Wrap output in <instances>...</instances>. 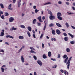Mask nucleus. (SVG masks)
I'll use <instances>...</instances> for the list:
<instances>
[{
  "label": "nucleus",
  "instance_id": "f257e3e1",
  "mask_svg": "<svg viewBox=\"0 0 75 75\" xmlns=\"http://www.w3.org/2000/svg\"><path fill=\"white\" fill-rule=\"evenodd\" d=\"M72 57H71L68 60V62H67L66 64V65H67V68L68 69H69V66H70V61L71 60V59H72Z\"/></svg>",
  "mask_w": 75,
  "mask_h": 75
},
{
  "label": "nucleus",
  "instance_id": "f03ea898",
  "mask_svg": "<svg viewBox=\"0 0 75 75\" xmlns=\"http://www.w3.org/2000/svg\"><path fill=\"white\" fill-rule=\"evenodd\" d=\"M14 20V19L13 18V17H10L9 18V22H10V23H11V22H13Z\"/></svg>",
  "mask_w": 75,
  "mask_h": 75
},
{
  "label": "nucleus",
  "instance_id": "7ed1b4c3",
  "mask_svg": "<svg viewBox=\"0 0 75 75\" xmlns=\"http://www.w3.org/2000/svg\"><path fill=\"white\" fill-rule=\"evenodd\" d=\"M50 20H54V19H55V16L50 15Z\"/></svg>",
  "mask_w": 75,
  "mask_h": 75
},
{
  "label": "nucleus",
  "instance_id": "20e7f679",
  "mask_svg": "<svg viewBox=\"0 0 75 75\" xmlns=\"http://www.w3.org/2000/svg\"><path fill=\"white\" fill-rule=\"evenodd\" d=\"M41 16H39L38 17V19L39 20V21L40 22V23H41V22H42V21L41 20Z\"/></svg>",
  "mask_w": 75,
  "mask_h": 75
},
{
  "label": "nucleus",
  "instance_id": "39448f33",
  "mask_svg": "<svg viewBox=\"0 0 75 75\" xmlns=\"http://www.w3.org/2000/svg\"><path fill=\"white\" fill-rule=\"evenodd\" d=\"M56 32L59 35L61 34V31L57 29L56 30Z\"/></svg>",
  "mask_w": 75,
  "mask_h": 75
},
{
  "label": "nucleus",
  "instance_id": "423d86ee",
  "mask_svg": "<svg viewBox=\"0 0 75 75\" xmlns=\"http://www.w3.org/2000/svg\"><path fill=\"white\" fill-rule=\"evenodd\" d=\"M37 62L41 66L42 65V62L40 61V60H38L37 61Z\"/></svg>",
  "mask_w": 75,
  "mask_h": 75
},
{
  "label": "nucleus",
  "instance_id": "0eeeda50",
  "mask_svg": "<svg viewBox=\"0 0 75 75\" xmlns=\"http://www.w3.org/2000/svg\"><path fill=\"white\" fill-rule=\"evenodd\" d=\"M6 38H8L9 37V38H12V39H13L14 38V37H13V36H11L10 35H7L6 36Z\"/></svg>",
  "mask_w": 75,
  "mask_h": 75
},
{
  "label": "nucleus",
  "instance_id": "6e6552de",
  "mask_svg": "<svg viewBox=\"0 0 75 75\" xmlns=\"http://www.w3.org/2000/svg\"><path fill=\"white\" fill-rule=\"evenodd\" d=\"M20 2H21V0H18V7H20V6L21 5V4L20 3Z\"/></svg>",
  "mask_w": 75,
  "mask_h": 75
},
{
  "label": "nucleus",
  "instance_id": "1a4fd4ad",
  "mask_svg": "<svg viewBox=\"0 0 75 75\" xmlns=\"http://www.w3.org/2000/svg\"><path fill=\"white\" fill-rule=\"evenodd\" d=\"M11 4L8 7V10H13V8H11Z\"/></svg>",
  "mask_w": 75,
  "mask_h": 75
},
{
  "label": "nucleus",
  "instance_id": "9d476101",
  "mask_svg": "<svg viewBox=\"0 0 75 75\" xmlns=\"http://www.w3.org/2000/svg\"><path fill=\"white\" fill-rule=\"evenodd\" d=\"M21 60L22 62H24V58H23V56H22L21 57Z\"/></svg>",
  "mask_w": 75,
  "mask_h": 75
},
{
  "label": "nucleus",
  "instance_id": "9b49d317",
  "mask_svg": "<svg viewBox=\"0 0 75 75\" xmlns=\"http://www.w3.org/2000/svg\"><path fill=\"white\" fill-rule=\"evenodd\" d=\"M47 11H48V14H49L50 15H52V13L51 11L49 10L48 9H47Z\"/></svg>",
  "mask_w": 75,
  "mask_h": 75
},
{
  "label": "nucleus",
  "instance_id": "f8f14e48",
  "mask_svg": "<svg viewBox=\"0 0 75 75\" xmlns=\"http://www.w3.org/2000/svg\"><path fill=\"white\" fill-rule=\"evenodd\" d=\"M17 29V28H14V27H13L11 28V30H16Z\"/></svg>",
  "mask_w": 75,
  "mask_h": 75
},
{
  "label": "nucleus",
  "instance_id": "ddd939ff",
  "mask_svg": "<svg viewBox=\"0 0 75 75\" xmlns=\"http://www.w3.org/2000/svg\"><path fill=\"white\" fill-rule=\"evenodd\" d=\"M19 38L20 40H23L24 39V37L23 36H20L19 37Z\"/></svg>",
  "mask_w": 75,
  "mask_h": 75
},
{
  "label": "nucleus",
  "instance_id": "4468645a",
  "mask_svg": "<svg viewBox=\"0 0 75 75\" xmlns=\"http://www.w3.org/2000/svg\"><path fill=\"white\" fill-rule=\"evenodd\" d=\"M48 56L49 57H51V52H48Z\"/></svg>",
  "mask_w": 75,
  "mask_h": 75
},
{
  "label": "nucleus",
  "instance_id": "2eb2a0df",
  "mask_svg": "<svg viewBox=\"0 0 75 75\" xmlns=\"http://www.w3.org/2000/svg\"><path fill=\"white\" fill-rule=\"evenodd\" d=\"M56 25H57L58 27H62V25L59 23H56Z\"/></svg>",
  "mask_w": 75,
  "mask_h": 75
},
{
  "label": "nucleus",
  "instance_id": "dca6fc26",
  "mask_svg": "<svg viewBox=\"0 0 75 75\" xmlns=\"http://www.w3.org/2000/svg\"><path fill=\"white\" fill-rule=\"evenodd\" d=\"M57 15L58 17V16H62V15L61 14V13L58 12L57 13Z\"/></svg>",
  "mask_w": 75,
  "mask_h": 75
},
{
  "label": "nucleus",
  "instance_id": "f3484780",
  "mask_svg": "<svg viewBox=\"0 0 75 75\" xmlns=\"http://www.w3.org/2000/svg\"><path fill=\"white\" fill-rule=\"evenodd\" d=\"M28 29L29 31H31V28L30 26L28 27Z\"/></svg>",
  "mask_w": 75,
  "mask_h": 75
},
{
  "label": "nucleus",
  "instance_id": "a211bd4d",
  "mask_svg": "<svg viewBox=\"0 0 75 75\" xmlns=\"http://www.w3.org/2000/svg\"><path fill=\"white\" fill-rule=\"evenodd\" d=\"M68 34L70 37H71L72 38H73L74 37V36L73 35H71V34L70 33H69Z\"/></svg>",
  "mask_w": 75,
  "mask_h": 75
},
{
  "label": "nucleus",
  "instance_id": "6ab92c4d",
  "mask_svg": "<svg viewBox=\"0 0 75 75\" xmlns=\"http://www.w3.org/2000/svg\"><path fill=\"white\" fill-rule=\"evenodd\" d=\"M52 33L53 35H55V30H53L52 31Z\"/></svg>",
  "mask_w": 75,
  "mask_h": 75
},
{
  "label": "nucleus",
  "instance_id": "aec40b11",
  "mask_svg": "<svg viewBox=\"0 0 75 75\" xmlns=\"http://www.w3.org/2000/svg\"><path fill=\"white\" fill-rule=\"evenodd\" d=\"M33 24H35L36 23V19H34L33 20Z\"/></svg>",
  "mask_w": 75,
  "mask_h": 75
},
{
  "label": "nucleus",
  "instance_id": "412c9836",
  "mask_svg": "<svg viewBox=\"0 0 75 75\" xmlns=\"http://www.w3.org/2000/svg\"><path fill=\"white\" fill-rule=\"evenodd\" d=\"M68 38L67 37H66L64 38V40L66 41H67L68 40Z\"/></svg>",
  "mask_w": 75,
  "mask_h": 75
},
{
  "label": "nucleus",
  "instance_id": "4be33fe9",
  "mask_svg": "<svg viewBox=\"0 0 75 75\" xmlns=\"http://www.w3.org/2000/svg\"><path fill=\"white\" fill-rule=\"evenodd\" d=\"M68 57H67L66 58V59H65L64 60L65 63H66V62H67V61H68Z\"/></svg>",
  "mask_w": 75,
  "mask_h": 75
},
{
  "label": "nucleus",
  "instance_id": "5701e85b",
  "mask_svg": "<svg viewBox=\"0 0 75 75\" xmlns=\"http://www.w3.org/2000/svg\"><path fill=\"white\" fill-rule=\"evenodd\" d=\"M54 24H53V23H51L49 25V26L50 27H53V26H54Z\"/></svg>",
  "mask_w": 75,
  "mask_h": 75
},
{
  "label": "nucleus",
  "instance_id": "b1692460",
  "mask_svg": "<svg viewBox=\"0 0 75 75\" xmlns=\"http://www.w3.org/2000/svg\"><path fill=\"white\" fill-rule=\"evenodd\" d=\"M4 35V32H1V35H0V36H1V37H3V36Z\"/></svg>",
  "mask_w": 75,
  "mask_h": 75
},
{
  "label": "nucleus",
  "instance_id": "393cba45",
  "mask_svg": "<svg viewBox=\"0 0 75 75\" xmlns=\"http://www.w3.org/2000/svg\"><path fill=\"white\" fill-rule=\"evenodd\" d=\"M43 57L45 59V58H47V57L45 54H44L43 55Z\"/></svg>",
  "mask_w": 75,
  "mask_h": 75
},
{
  "label": "nucleus",
  "instance_id": "a878e982",
  "mask_svg": "<svg viewBox=\"0 0 75 75\" xmlns=\"http://www.w3.org/2000/svg\"><path fill=\"white\" fill-rule=\"evenodd\" d=\"M0 6L2 8H4V6L2 4H0Z\"/></svg>",
  "mask_w": 75,
  "mask_h": 75
},
{
  "label": "nucleus",
  "instance_id": "bb28decb",
  "mask_svg": "<svg viewBox=\"0 0 75 75\" xmlns=\"http://www.w3.org/2000/svg\"><path fill=\"white\" fill-rule=\"evenodd\" d=\"M27 34L28 35L29 37H31V35H30V33L29 31L27 32Z\"/></svg>",
  "mask_w": 75,
  "mask_h": 75
},
{
  "label": "nucleus",
  "instance_id": "cd10ccee",
  "mask_svg": "<svg viewBox=\"0 0 75 75\" xmlns=\"http://www.w3.org/2000/svg\"><path fill=\"white\" fill-rule=\"evenodd\" d=\"M57 18H58V19H59V20H62V17H61L60 16H58L57 17Z\"/></svg>",
  "mask_w": 75,
  "mask_h": 75
},
{
  "label": "nucleus",
  "instance_id": "c85d7f7f",
  "mask_svg": "<svg viewBox=\"0 0 75 75\" xmlns=\"http://www.w3.org/2000/svg\"><path fill=\"white\" fill-rule=\"evenodd\" d=\"M51 4V3L50 2H48L47 3H45L44 4V5H46L47 4Z\"/></svg>",
  "mask_w": 75,
  "mask_h": 75
},
{
  "label": "nucleus",
  "instance_id": "c756f323",
  "mask_svg": "<svg viewBox=\"0 0 75 75\" xmlns=\"http://www.w3.org/2000/svg\"><path fill=\"white\" fill-rule=\"evenodd\" d=\"M70 43V44H75V41H71Z\"/></svg>",
  "mask_w": 75,
  "mask_h": 75
},
{
  "label": "nucleus",
  "instance_id": "7c9ffc66",
  "mask_svg": "<svg viewBox=\"0 0 75 75\" xmlns=\"http://www.w3.org/2000/svg\"><path fill=\"white\" fill-rule=\"evenodd\" d=\"M46 26H47V23H45L44 28L43 29L44 30H45V28H46Z\"/></svg>",
  "mask_w": 75,
  "mask_h": 75
},
{
  "label": "nucleus",
  "instance_id": "2f4dec72",
  "mask_svg": "<svg viewBox=\"0 0 75 75\" xmlns=\"http://www.w3.org/2000/svg\"><path fill=\"white\" fill-rule=\"evenodd\" d=\"M30 52H31V53H32L33 54H36V52H34V51H33V50H31L30 51Z\"/></svg>",
  "mask_w": 75,
  "mask_h": 75
},
{
  "label": "nucleus",
  "instance_id": "473e14b6",
  "mask_svg": "<svg viewBox=\"0 0 75 75\" xmlns=\"http://www.w3.org/2000/svg\"><path fill=\"white\" fill-rule=\"evenodd\" d=\"M64 74L65 75H67H67H68V72H67V71H64Z\"/></svg>",
  "mask_w": 75,
  "mask_h": 75
},
{
  "label": "nucleus",
  "instance_id": "72a5a7b5",
  "mask_svg": "<svg viewBox=\"0 0 75 75\" xmlns=\"http://www.w3.org/2000/svg\"><path fill=\"white\" fill-rule=\"evenodd\" d=\"M67 26V28L69 27V25H68V23H66L65 24Z\"/></svg>",
  "mask_w": 75,
  "mask_h": 75
},
{
  "label": "nucleus",
  "instance_id": "f704fd0d",
  "mask_svg": "<svg viewBox=\"0 0 75 75\" xmlns=\"http://www.w3.org/2000/svg\"><path fill=\"white\" fill-rule=\"evenodd\" d=\"M21 28H25V27L24 25H21Z\"/></svg>",
  "mask_w": 75,
  "mask_h": 75
},
{
  "label": "nucleus",
  "instance_id": "c9c22d12",
  "mask_svg": "<svg viewBox=\"0 0 75 75\" xmlns=\"http://www.w3.org/2000/svg\"><path fill=\"white\" fill-rule=\"evenodd\" d=\"M67 52H69L70 51V49L69 48H67Z\"/></svg>",
  "mask_w": 75,
  "mask_h": 75
},
{
  "label": "nucleus",
  "instance_id": "e433bc0d",
  "mask_svg": "<svg viewBox=\"0 0 75 75\" xmlns=\"http://www.w3.org/2000/svg\"><path fill=\"white\" fill-rule=\"evenodd\" d=\"M30 50H35V49L33 48V47H30Z\"/></svg>",
  "mask_w": 75,
  "mask_h": 75
},
{
  "label": "nucleus",
  "instance_id": "4c0bfd02",
  "mask_svg": "<svg viewBox=\"0 0 75 75\" xmlns=\"http://www.w3.org/2000/svg\"><path fill=\"white\" fill-rule=\"evenodd\" d=\"M1 18H2V19H3V20H4V16L3 15L1 17Z\"/></svg>",
  "mask_w": 75,
  "mask_h": 75
},
{
  "label": "nucleus",
  "instance_id": "58836bf2",
  "mask_svg": "<svg viewBox=\"0 0 75 75\" xmlns=\"http://www.w3.org/2000/svg\"><path fill=\"white\" fill-rule=\"evenodd\" d=\"M5 16H8V13H5Z\"/></svg>",
  "mask_w": 75,
  "mask_h": 75
},
{
  "label": "nucleus",
  "instance_id": "ea45409f",
  "mask_svg": "<svg viewBox=\"0 0 75 75\" xmlns=\"http://www.w3.org/2000/svg\"><path fill=\"white\" fill-rule=\"evenodd\" d=\"M37 24H38V26H40V25H41V23H37Z\"/></svg>",
  "mask_w": 75,
  "mask_h": 75
},
{
  "label": "nucleus",
  "instance_id": "a19ab883",
  "mask_svg": "<svg viewBox=\"0 0 75 75\" xmlns=\"http://www.w3.org/2000/svg\"><path fill=\"white\" fill-rule=\"evenodd\" d=\"M1 69L2 71V72H4V69L3 68H1Z\"/></svg>",
  "mask_w": 75,
  "mask_h": 75
},
{
  "label": "nucleus",
  "instance_id": "79ce46f5",
  "mask_svg": "<svg viewBox=\"0 0 75 75\" xmlns=\"http://www.w3.org/2000/svg\"><path fill=\"white\" fill-rule=\"evenodd\" d=\"M67 57V55L65 54L63 56V58H66Z\"/></svg>",
  "mask_w": 75,
  "mask_h": 75
},
{
  "label": "nucleus",
  "instance_id": "37998d69",
  "mask_svg": "<svg viewBox=\"0 0 75 75\" xmlns=\"http://www.w3.org/2000/svg\"><path fill=\"white\" fill-rule=\"evenodd\" d=\"M43 35H44L43 34H42L40 37V38H42V37H43Z\"/></svg>",
  "mask_w": 75,
  "mask_h": 75
},
{
  "label": "nucleus",
  "instance_id": "c03bdc74",
  "mask_svg": "<svg viewBox=\"0 0 75 75\" xmlns=\"http://www.w3.org/2000/svg\"><path fill=\"white\" fill-rule=\"evenodd\" d=\"M33 58L34 59H35V60L37 59V57H36V56H34Z\"/></svg>",
  "mask_w": 75,
  "mask_h": 75
},
{
  "label": "nucleus",
  "instance_id": "a18cd8bd",
  "mask_svg": "<svg viewBox=\"0 0 75 75\" xmlns=\"http://www.w3.org/2000/svg\"><path fill=\"white\" fill-rule=\"evenodd\" d=\"M38 11H39V10H38L37 9H35V13H37V12H38Z\"/></svg>",
  "mask_w": 75,
  "mask_h": 75
},
{
  "label": "nucleus",
  "instance_id": "49530a36",
  "mask_svg": "<svg viewBox=\"0 0 75 75\" xmlns=\"http://www.w3.org/2000/svg\"><path fill=\"white\" fill-rule=\"evenodd\" d=\"M63 35L64 36H67V34H66V33H63Z\"/></svg>",
  "mask_w": 75,
  "mask_h": 75
},
{
  "label": "nucleus",
  "instance_id": "de8ad7c7",
  "mask_svg": "<svg viewBox=\"0 0 75 75\" xmlns=\"http://www.w3.org/2000/svg\"><path fill=\"white\" fill-rule=\"evenodd\" d=\"M67 13H68V14H74V13H71V12H70V13L67 12Z\"/></svg>",
  "mask_w": 75,
  "mask_h": 75
},
{
  "label": "nucleus",
  "instance_id": "09e8293b",
  "mask_svg": "<svg viewBox=\"0 0 75 75\" xmlns=\"http://www.w3.org/2000/svg\"><path fill=\"white\" fill-rule=\"evenodd\" d=\"M58 3L59 4H62V2L61 1H59Z\"/></svg>",
  "mask_w": 75,
  "mask_h": 75
},
{
  "label": "nucleus",
  "instance_id": "8fccbe9b",
  "mask_svg": "<svg viewBox=\"0 0 75 75\" xmlns=\"http://www.w3.org/2000/svg\"><path fill=\"white\" fill-rule=\"evenodd\" d=\"M42 46L43 48H44V44L42 43Z\"/></svg>",
  "mask_w": 75,
  "mask_h": 75
},
{
  "label": "nucleus",
  "instance_id": "3c124183",
  "mask_svg": "<svg viewBox=\"0 0 75 75\" xmlns=\"http://www.w3.org/2000/svg\"><path fill=\"white\" fill-rule=\"evenodd\" d=\"M13 3H16V0H13Z\"/></svg>",
  "mask_w": 75,
  "mask_h": 75
},
{
  "label": "nucleus",
  "instance_id": "603ef678",
  "mask_svg": "<svg viewBox=\"0 0 75 75\" xmlns=\"http://www.w3.org/2000/svg\"><path fill=\"white\" fill-rule=\"evenodd\" d=\"M61 57V55H60V54H58V55L57 58H59Z\"/></svg>",
  "mask_w": 75,
  "mask_h": 75
},
{
  "label": "nucleus",
  "instance_id": "864d4df0",
  "mask_svg": "<svg viewBox=\"0 0 75 75\" xmlns=\"http://www.w3.org/2000/svg\"><path fill=\"white\" fill-rule=\"evenodd\" d=\"M0 52H4V51L3 50H0Z\"/></svg>",
  "mask_w": 75,
  "mask_h": 75
},
{
  "label": "nucleus",
  "instance_id": "5fc2aeb1",
  "mask_svg": "<svg viewBox=\"0 0 75 75\" xmlns=\"http://www.w3.org/2000/svg\"><path fill=\"white\" fill-rule=\"evenodd\" d=\"M51 60H52V61H56L55 59H53L52 58L51 59Z\"/></svg>",
  "mask_w": 75,
  "mask_h": 75
},
{
  "label": "nucleus",
  "instance_id": "6e6d98bb",
  "mask_svg": "<svg viewBox=\"0 0 75 75\" xmlns=\"http://www.w3.org/2000/svg\"><path fill=\"white\" fill-rule=\"evenodd\" d=\"M71 27H72V28H73V29H75V28L74 26H72V25H71Z\"/></svg>",
  "mask_w": 75,
  "mask_h": 75
},
{
  "label": "nucleus",
  "instance_id": "4d7b16f0",
  "mask_svg": "<svg viewBox=\"0 0 75 75\" xmlns=\"http://www.w3.org/2000/svg\"><path fill=\"white\" fill-rule=\"evenodd\" d=\"M57 66L56 65H54V67H53L52 68H55L56 67H57Z\"/></svg>",
  "mask_w": 75,
  "mask_h": 75
},
{
  "label": "nucleus",
  "instance_id": "13d9d810",
  "mask_svg": "<svg viewBox=\"0 0 75 75\" xmlns=\"http://www.w3.org/2000/svg\"><path fill=\"white\" fill-rule=\"evenodd\" d=\"M72 9L74 10H75V7L73 6L72 7Z\"/></svg>",
  "mask_w": 75,
  "mask_h": 75
},
{
  "label": "nucleus",
  "instance_id": "bf43d9fd",
  "mask_svg": "<svg viewBox=\"0 0 75 75\" xmlns=\"http://www.w3.org/2000/svg\"><path fill=\"white\" fill-rule=\"evenodd\" d=\"M33 37L35 38H36V37H35V35L34 34H33Z\"/></svg>",
  "mask_w": 75,
  "mask_h": 75
},
{
  "label": "nucleus",
  "instance_id": "052dcab7",
  "mask_svg": "<svg viewBox=\"0 0 75 75\" xmlns=\"http://www.w3.org/2000/svg\"><path fill=\"white\" fill-rule=\"evenodd\" d=\"M0 14H3V13L2 11H0Z\"/></svg>",
  "mask_w": 75,
  "mask_h": 75
},
{
  "label": "nucleus",
  "instance_id": "680f3d73",
  "mask_svg": "<svg viewBox=\"0 0 75 75\" xmlns=\"http://www.w3.org/2000/svg\"><path fill=\"white\" fill-rule=\"evenodd\" d=\"M61 72H62V73H64V71L62 70H60Z\"/></svg>",
  "mask_w": 75,
  "mask_h": 75
},
{
  "label": "nucleus",
  "instance_id": "e2e57ef3",
  "mask_svg": "<svg viewBox=\"0 0 75 75\" xmlns=\"http://www.w3.org/2000/svg\"><path fill=\"white\" fill-rule=\"evenodd\" d=\"M42 20H45V16L43 17L42 18Z\"/></svg>",
  "mask_w": 75,
  "mask_h": 75
},
{
  "label": "nucleus",
  "instance_id": "0e129e2a",
  "mask_svg": "<svg viewBox=\"0 0 75 75\" xmlns=\"http://www.w3.org/2000/svg\"><path fill=\"white\" fill-rule=\"evenodd\" d=\"M66 4H67V5H69V2H67L66 3Z\"/></svg>",
  "mask_w": 75,
  "mask_h": 75
},
{
  "label": "nucleus",
  "instance_id": "69168bd1",
  "mask_svg": "<svg viewBox=\"0 0 75 75\" xmlns=\"http://www.w3.org/2000/svg\"><path fill=\"white\" fill-rule=\"evenodd\" d=\"M33 8H34V9H35V8H36V6H33Z\"/></svg>",
  "mask_w": 75,
  "mask_h": 75
},
{
  "label": "nucleus",
  "instance_id": "338daca9",
  "mask_svg": "<svg viewBox=\"0 0 75 75\" xmlns=\"http://www.w3.org/2000/svg\"><path fill=\"white\" fill-rule=\"evenodd\" d=\"M34 75H37V73H36V72H34Z\"/></svg>",
  "mask_w": 75,
  "mask_h": 75
},
{
  "label": "nucleus",
  "instance_id": "774afa93",
  "mask_svg": "<svg viewBox=\"0 0 75 75\" xmlns=\"http://www.w3.org/2000/svg\"><path fill=\"white\" fill-rule=\"evenodd\" d=\"M73 6H75V3H74L73 4Z\"/></svg>",
  "mask_w": 75,
  "mask_h": 75
}]
</instances>
